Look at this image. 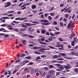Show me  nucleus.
Instances as JSON below:
<instances>
[{"label":"nucleus","mask_w":78,"mask_h":78,"mask_svg":"<svg viewBox=\"0 0 78 78\" xmlns=\"http://www.w3.org/2000/svg\"><path fill=\"white\" fill-rule=\"evenodd\" d=\"M23 2H22L21 3H20V4L18 5V6H21V5H22V4H23Z\"/></svg>","instance_id":"nucleus-62"},{"label":"nucleus","mask_w":78,"mask_h":78,"mask_svg":"<svg viewBox=\"0 0 78 78\" xmlns=\"http://www.w3.org/2000/svg\"><path fill=\"white\" fill-rule=\"evenodd\" d=\"M40 40L41 41H42V42H44V41H45V38L44 37L43 38H41Z\"/></svg>","instance_id":"nucleus-32"},{"label":"nucleus","mask_w":78,"mask_h":78,"mask_svg":"<svg viewBox=\"0 0 78 78\" xmlns=\"http://www.w3.org/2000/svg\"><path fill=\"white\" fill-rule=\"evenodd\" d=\"M42 34H45L46 33V31H45L43 29L41 31Z\"/></svg>","instance_id":"nucleus-9"},{"label":"nucleus","mask_w":78,"mask_h":78,"mask_svg":"<svg viewBox=\"0 0 78 78\" xmlns=\"http://www.w3.org/2000/svg\"><path fill=\"white\" fill-rule=\"evenodd\" d=\"M5 8H7V7H9V6H10L11 5V2H8L5 3Z\"/></svg>","instance_id":"nucleus-1"},{"label":"nucleus","mask_w":78,"mask_h":78,"mask_svg":"<svg viewBox=\"0 0 78 78\" xmlns=\"http://www.w3.org/2000/svg\"><path fill=\"white\" fill-rule=\"evenodd\" d=\"M70 9V7H68L67 9H66L65 10V11H64V12H66L68 11L69 9Z\"/></svg>","instance_id":"nucleus-14"},{"label":"nucleus","mask_w":78,"mask_h":78,"mask_svg":"<svg viewBox=\"0 0 78 78\" xmlns=\"http://www.w3.org/2000/svg\"><path fill=\"white\" fill-rule=\"evenodd\" d=\"M55 66H56L57 67H61V66H62V65L59 64H55Z\"/></svg>","instance_id":"nucleus-13"},{"label":"nucleus","mask_w":78,"mask_h":78,"mask_svg":"<svg viewBox=\"0 0 78 78\" xmlns=\"http://www.w3.org/2000/svg\"><path fill=\"white\" fill-rule=\"evenodd\" d=\"M23 44H24V45H25V43H27V41L25 40H23L22 41Z\"/></svg>","instance_id":"nucleus-20"},{"label":"nucleus","mask_w":78,"mask_h":78,"mask_svg":"<svg viewBox=\"0 0 78 78\" xmlns=\"http://www.w3.org/2000/svg\"><path fill=\"white\" fill-rule=\"evenodd\" d=\"M53 9H54V7H52L49 10L50 11H52V10H53Z\"/></svg>","instance_id":"nucleus-64"},{"label":"nucleus","mask_w":78,"mask_h":78,"mask_svg":"<svg viewBox=\"0 0 78 78\" xmlns=\"http://www.w3.org/2000/svg\"><path fill=\"white\" fill-rule=\"evenodd\" d=\"M39 44H44L45 45H47V44L45 42H42L41 41L39 42Z\"/></svg>","instance_id":"nucleus-7"},{"label":"nucleus","mask_w":78,"mask_h":78,"mask_svg":"<svg viewBox=\"0 0 78 78\" xmlns=\"http://www.w3.org/2000/svg\"><path fill=\"white\" fill-rule=\"evenodd\" d=\"M1 27H5V26H6V24H3L1 25Z\"/></svg>","instance_id":"nucleus-43"},{"label":"nucleus","mask_w":78,"mask_h":78,"mask_svg":"<svg viewBox=\"0 0 78 78\" xmlns=\"http://www.w3.org/2000/svg\"><path fill=\"white\" fill-rule=\"evenodd\" d=\"M74 71L75 72H78V69H74Z\"/></svg>","instance_id":"nucleus-44"},{"label":"nucleus","mask_w":78,"mask_h":78,"mask_svg":"<svg viewBox=\"0 0 78 78\" xmlns=\"http://www.w3.org/2000/svg\"><path fill=\"white\" fill-rule=\"evenodd\" d=\"M20 19V20H26V19H27V18H16L15 19V20H19Z\"/></svg>","instance_id":"nucleus-2"},{"label":"nucleus","mask_w":78,"mask_h":78,"mask_svg":"<svg viewBox=\"0 0 78 78\" xmlns=\"http://www.w3.org/2000/svg\"><path fill=\"white\" fill-rule=\"evenodd\" d=\"M25 24L27 26H28V27H30V25H31V24L28 23H27Z\"/></svg>","instance_id":"nucleus-12"},{"label":"nucleus","mask_w":78,"mask_h":78,"mask_svg":"<svg viewBox=\"0 0 78 78\" xmlns=\"http://www.w3.org/2000/svg\"><path fill=\"white\" fill-rule=\"evenodd\" d=\"M20 31H25L26 30V28H22L20 29Z\"/></svg>","instance_id":"nucleus-8"},{"label":"nucleus","mask_w":78,"mask_h":78,"mask_svg":"<svg viewBox=\"0 0 78 78\" xmlns=\"http://www.w3.org/2000/svg\"><path fill=\"white\" fill-rule=\"evenodd\" d=\"M47 22H49V21L47 20H44V23H46Z\"/></svg>","instance_id":"nucleus-36"},{"label":"nucleus","mask_w":78,"mask_h":78,"mask_svg":"<svg viewBox=\"0 0 78 78\" xmlns=\"http://www.w3.org/2000/svg\"><path fill=\"white\" fill-rule=\"evenodd\" d=\"M50 35H51V36H55V35L54 34H52L51 32L50 33Z\"/></svg>","instance_id":"nucleus-42"},{"label":"nucleus","mask_w":78,"mask_h":78,"mask_svg":"<svg viewBox=\"0 0 78 78\" xmlns=\"http://www.w3.org/2000/svg\"><path fill=\"white\" fill-rule=\"evenodd\" d=\"M58 57L60 58V56L59 55H55L52 57L53 59H56V58H58Z\"/></svg>","instance_id":"nucleus-4"},{"label":"nucleus","mask_w":78,"mask_h":78,"mask_svg":"<svg viewBox=\"0 0 78 78\" xmlns=\"http://www.w3.org/2000/svg\"><path fill=\"white\" fill-rule=\"evenodd\" d=\"M46 74V73H45V72H44L42 76V77H44V76H45V75Z\"/></svg>","instance_id":"nucleus-58"},{"label":"nucleus","mask_w":78,"mask_h":78,"mask_svg":"<svg viewBox=\"0 0 78 78\" xmlns=\"http://www.w3.org/2000/svg\"><path fill=\"white\" fill-rule=\"evenodd\" d=\"M49 48H51V49H55V48H54V47H52L51 46H49Z\"/></svg>","instance_id":"nucleus-55"},{"label":"nucleus","mask_w":78,"mask_h":78,"mask_svg":"<svg viewBox=\"0 0 78 78\" xmlns=\"http://www.w3.org/2000/svg\"><path fill=\"white\" fill-rule=\"evenodd\" d=\"M68 66H64V67L65 69H69V68L70 67V66L69 64L68 65Z\"/></svg>","instance_id":"nucleus-5"},{"label":"nucleus","mask_w":78,"mask_h":78,"mask_svg":"<svg viewBox=\"0 0 78 78\" xmlns=\"http://www.w3.org/2000/svg\"><path fill=\"white\" fill-rule=\"evenodd\" d=\"M17 69H15L12 72V73H13V74H15V73H16V72H17Z\"/></svg>","instance_id":"nucleus-18"},{"label":"nucleus","mask_w":78,"mask_h":78,"mask_svg":"<svg viewBox=\"0 0 78 78\" xmlns=\"http://www.w3.org/2000/svg\"><path fill=\"white\" fill-rule=\"evenodd\" d=\"M20 60H21V59H19L17 60L15 62V63H17L18 62H19L20 61Z\"/></svg>","instance_id":"nucleus-48"},{"label":"nucleus","mask_w":78,"mask_h":78,"mask_svg":"<svg viewBox=\"0 0 78 78\" xmlns=\"http://www.w3.org/2000/svg\"><path fill=\"white\" fill-rule=\"evenodd\" d=\"M60 25L61 27H64V24L62 22L60 23Z\"/></svg>","instance_id":"nucleus-34"},{"label":"nucleus","mask_w":78,"mask_h":78,"mask_svg":"<svg viewBox=\"0 0 78 78\" xmlns=\"http://www.w3.org/2000/svg\"><path fill=\"white\" fill-rule=\"evenodd\" d=\"M46 34L48 36H50V34H49V32H46Z\"/></svg>","instance_id":"nucleus-59"},{"label":"nucleus","mask_w":78,"mask_h":78,"mask_svg":"<svg viewBox=\"0 0 78 78\" xmlns=\"http://www.w3.org/2000/svg\"><path fill=\"white\" fill-rule=\"evenodd\" d=\"M28 70V68H26L24 69V72H27V71Z\"/></svg>","instance_id":"nucleus-24"},{"label":"nucleus","mask_w":78,"mask_h":78,"mask_svg":"<svg viewBox=\"0 0 78 78\" xmlns=\"http://www.w3.org/2000/svg\"><path fill=\"white\" fill-rule=\"evenodd\" d=\"M50 14L51 16H54L55 15V13H50Z\"/></svg>","instance_id":"nucleus-23"},{"label":"nucleus","mask_w":78,"mask_h":78,"mask_svg":"<svg viewBox=\"0 0 78 78\" xmlns=\"http://www.w3.org/2000/svg\"><path fill=\"white\" fill-rule=\"evenodd\" d=\"M59 41H60L61 42H62L63 41V40L62 39V38L60 37L59 38Z\"/></svg>","instance_id":"nucleus-46"},{"label":"nucleus","mask_w":78,"mask_h":78,"mask_svg":"<svg viewBox=\"0 0 78 78\" xmlns=\"http://www.w3.org/2000/svg\"><path fill=\"white\" fill-rule=\"evenodd\" d=\"M52 63H55L56 62H57V61L56 60H53L52 61Z\"/></svg>","instance_id":"nucleus-51"},{"label":"nucleus","mask_w":78,"mask_h":78,"mask_svg":"<svg viewBox=\"0 0 78 78\" xmlns=\"http://www.w3.org/2000/svg\"><path fill=\"white\" fill-rule=\"evenodd\" d=\"M13 3H16L17 2V0H13L12 1Z\"/></svg>","instance_id":"nucleus-37"},{"label":"nucleus","mask_w":78,"mask_h":78,"mask_svg":"<svg viewBox=\"0 0 78 78\" xmlns=\"http://www.w3.org/2000/svg\"><path fill=\"white\" fill-rule=\"evenodd\" d=\"M64 58H65L66 59H72V58H70V57H68L67 58L66 56H65L64 57Z\"/></svg>","instance_id":"nucleus-16"},{"label":"nucleus","mask_w":78,"mask_h":78,"mask_svg":"<svg viewBox=\"0 0 78 78\" xmlns=\"http://www.w3.org/2000/svg\"><path fill=\"white\" fill-rule=\"evenodd\" d=\"M57 60H58L59 61H63L64 60V59L62 58H58L57 59Z\"/></svg>","instance_id":"nucleus-40"},{"label":"nucleus","mask_w":78,"mask_h":78,"mask_svg":"<svg viewBox=\"0 0 78 78\" xmlns=\"http://www.w3.org/2000/svg\"><path fill=\"white\" fill-rule=\"evenodd\" d=\"M14 11H8L7 12V13H12V12H14Z\"/></svg>","instance_id":"nucleus-47"},{"label":"nucleus","mask_w":78,"mask_h":78,"mask_svg":"<svg viewBox=\"0 0 78 78\" xmlns=\"http://www.w3.org/2000/svg\"><path fill=\"white\" fill-rule=\"evenodd\" d=\"M50 77H51V76H50V75L47 74L46 75V78H50Z\"/></svg>","instance_id":"nucleus-30"},{"label":"nucleus","mask_w":78,"mask_h":78,"mask_svg":"<svg viewBox=\"0 0 78 78\" xmlns=\"http://www.w3.org/2000/svg\"><path fill=\"white\" fill-rule=\"evenodd\" d=\"M54 72H53V71H50L48 72L50 74H51V75H53V74Z\"/></svg>","instance_id":"nucleus-11"},{"label":"nucleus","mask_w":78,"mask_h":78,"mask_svg":"<svg viewBox=\"0 0 78 78\" xmlns=\"http://www.w3.org/2000/svg\"><path fill=\"white\" fill-rule=\"evenodd\" d=\"M49 68H50V69H52V68H53V67H55V66H53L52 65H49L48 66Z\"/></svg>","instance_id":"nucleus-15"},{"label":"nucleus","mask_w":78,"mask_h":78,"mask_svg":"<svg viewBox=\"0 0 78 78\" xmlns=\"http://www.w3.org/2000/svg\"><path fill=\"white\" fill-rule=\"evenodd\" d=\"M71 54L72 55H75V53H74V52H71Z\"/></svg>","instance_id":"nucleus-45"},{"label":"nucleus","mask_w":78,"mask_h":78,"mask_svg":"<svg viewBox=\"0 0 78 78\" xmlns=\"http://www.w3.org/2000/svg\"><path fill=\"white\" fill-rule=\"evenodd\" d=\"M48 18L49 20H51V19H52V18L50 16H49Z\"/></svg>","instance_id":"nucleus-21"},{"label":"nucleus","mask_w":78,"mask_h":78,"mask_svg":"<svg viewBox=\"0 0 78 78\" xmlns=\"http://www.w3.org/2000/svg\"><path fill=\"white\" fill-rule=\"evenodd\" d=\"M41 59V58H40V57L38 56L37 57L36 59V60H38V59Z\"/></svg>","instance_id":"nucleus-50"},{"label":"nucleus","mask_w":78,"mask_h":78,"mask_svg":"<svg viewBox=\"0 0 78 78\" xmlns=\"http://www.w3.org/2000/svg\"><path fill=\"white\" fill-rule=\"evenodd\" d=\"M63 46V44H57L56 45V47H61V48H64Z\"/></svg>","instance_id":"nucleus-3"},{"label":"nucleus","mask_w":78,"mask_h":78,"mask_svg":"<svg viewBox=\"0 0 78 78\" xmlns=\"http://www.w3.org/2000/svg\"><path fill=\"white\" fill-rule=\"evenodd\" d=\"M44 68L45 70H48V67H44Z\"/></svg>","instance_id":"nucleus-35"},{"label":"nucleus","mask_w":78,"mask_h":78,"mask_svg":"<svg viewBox=\"0 0 78 78\" xmlns=\"http://www.w3.org/2000/svg\"><path fill=\"white\" fill-rule=\"evenodd\" d=\"M54 34H55V35H58L60 34V32L57 31L56 32H55Z\"/></svg>","instance_id":"nucleus-17"},{"label":"nucleus","mask_w":78,"mask_h":78,"mask_svg":"<svg viewBox=\"0 0 78 78\" xmlns=\"http://www.w3.org/2000/svg\"><path fill=\"white\" fill-rule=\"evenodd\" d=\"M59 68L61 69V70H63L64 69V67L63 66H60L59 67Z\"/></svg>","instance_id":"nucleus-41"},{"label":"nucleus","mask_w":78,"mask_h":78,"mask_svg":"<svg viewBox=\"0 0 78 78\" xmlns=\"http://www.w3.org/2000/svg\"><path fill=\"white\" fill-rule=\"evenodd\" d=\"M67 9V7H65L63 9H62L61 10V12H63V11H65V10H66V9Z\"/></svg>","instance_id":"nucleus-26"},{"label":"nucleus","mask_w":78,"mask_h":78,"mask_svg":"<svg viewBox=\"0 0 78 78\" xmlns=\"http://www.w3.org/2000/svg\"><path fill=\"white\" fill-rule=\"evenodd\" d=\"M65 16L66 18H68V17H69V14H65Z\"/></svg>","instance_id":"nucleus-22"},{"label":"nucleus","mask_w":78,"mask_h":78,"mask_svg":"<svg viewBox=\"0 0 78 78\" xmlns=\"http://www.w3.org/2000/svg\"><path fill=\"white\" fill-rule=\"evenodd\" d=\"M29 37H30V38H31L32 39H33V36L31 35H30L29 36Z\"/></svg>","instance_id":"nucleus-61"},{"label":"nucleus","mask_w":78,"mask_h":78,"mask_svg":"<svg viewBox=\"0 0 78 78\" xmlns=\"http://www.w3.org/2000/svg\"><path fill=\"white\" fill-rule=\"evenodd\" d=\"M59 15H57L55 17V19H57L58 18H59Z\"/></svg>","instance_id":"nucleus-33"},{"label":"nucleus","mask_w":78,"mask_h":78,"mask_svg":"<svg viewBox=\"0 0 78 78\" xmlns=\"http://www.w3.org/2000/svg\"><path fill=\"white\" fill-rule=\"evenodd\" d=\"M25 55V54H23L21 55L20 56V57H23Z\"/></svg>","instance_id":"nucleus-60"},{"label":"nucleus","mask_w":78,"mask_h":78,"mask_svg":"<svg viewBox=\"0 0 78 78\" xmlns=\"http://www.w3.org/2000/svg\"><path fill=\"white\" fill-rule=\"evenodd\" d=\"M22 27H23L24 28H27V26H26L24 25L23 24H22Z\"/></svg>","instance_id":"nucleus-28"},{"label":"nucleus","mask_w":78,"mask_h":78,"mask_svg":"<svg viewBox=\"0 0 78 78\" xmlns=\"http://www.w3.org/2000/svg\"><path fill=\"white\" fill-rule=\"evenodd\" d=\"M71 35L72 37H74L75 36V33L73 32L72 33Z\"/></svg>","instance_id":"nucleus-25"},{"label":"nucleus","mask_w":78,"mask_h":78,"mask_svg":"<svg viewBox=\"0 0 78 78\" xmlns=\"http://www.w3.org/2000/svg\"><path fill=\"white\" fill-rule=\"evenodd\" d=\"M39 70L38 69H35L34 70V72L36 73V72H39Z\"/></svg>","instance_id":"nucleus-38"},{"label":"nucleus","mask_w":78,"mask_h":78,"mask_svg":"<svg viewBox=\"0 0 78 78\" xmlns=\"http://www.w3.org/2000/svg\"><path fill=\"white\" fill-rule=\"evenodd\" d=\"M2 18L3 19H9V17L6 16L2 17Z\"/></svg>","instance_id":"nucleus-29"},{"label":"nucleus","mask_w":78,"mask_h":78,"mask_svg":"<svg viewBox=\"0 0 78 78\" xmlns=\"http://www.w3.org/2000/svg\"><path fill=\"white\" fill-rule=\"evenodd\" d=\"M36 8V6L35 5H33L32 7V9H34V8Z\"/></svg>","instance_id":"nucleus-27"},{"label":"nucleus","mask_w":78,"mask_h":78,"mask_svg":"<svg viewBox=\"0 0 78 78\" xmlns=\"http://www.w3.org/2000/svg\"><path fill=\"white\" fill-rule=\"evenodd\" d=\"M71 28V24H68L67 25V28L68 29H70Z\"/></svg>","instance_id":"nucleus-10"},{"label":"nucleus","mask_w":78,"mask_h":78,"mask_svg":"<svg viewBox=\"0 0 78 78\" xmlns=\"http://www.w3.org/2000/svg\"><path fill=\"white\" fill-rule=\"evenodd\" d=\"M8 28L9 30H13V27H9Z\"/></svg>","instance_id":"nucleus-57"},{"label":"nucleus","mask_w":78,"mask_h":78,"mask_svg":"<svg viewBox=\"0 0 78 78\" xmlns=\"http://www.w3.org/2000/svg\"><path fill=\"white\" fill-rule=\"evenodd\" d=\"M71 11H72V9H70L67 12L68 13H70L71 12Z\"/></svg>","instance_id":"nucleus-52"},{"label":"nucleus","mask_w":78,"mask_h":78,"mask_svg":"<svg viewBox=\"0 0 78 78\" xmlns=\"http://www.w3.org/2000/svg\"><path fill=\"white\" fill-rule=\"evenodd\" d=\"M41 47H37L36 46H34L33 47V49L34 50H37V49H40Z\"/></svg>","instance_id":"nucleus-6"},{"label":"nucleus","mask_w":78,"mask_h":78,"mask_svg":"<svg viewBox=\"0 0 78 78\" xmlns=\"http://www.w3.org/2000/svg\"><path fill=\"white\" fill-rule=\"evenodd\" d=\"M33 62H30V63L28 64V65L31 66L33 65Z\"/></svg>","instance_id":"nucleus-39"},{"label":"nucleus","mask_w":78,"mask_h":78,"mask_svg":"<svg viewBox=\"0 0 78 78\" xmlns=\"http://www.w3.org/2000/svg\"><path fill=\"white\" fill-rule=\"evenodd\" d=\"M53 24L54 25H57V22H56L55 21H54V23H53Z\"/></svg>","instance_id":"nucleus-54"},{"label":"nucleus","mask_w":78,"mask_h":78,"mask_svg":"<svg viewBox=\"0 0 78 78\" xmlns=\"http://www.w3.org/2000/svg\"><path fill=\"white\" fill-rule=\"evenodd\" d=\"M55 30H58V31H59V28H58L56 27H55Z\"/></svg>","instance_id":"nucleus-56"},{"label":"nucleus","mask_w":78,"mask_h":78,"mask_svg":"<svg viewBox=\"0 0 78 78\" xmlns=\"http://www.w3.org/2000/svg\"><path fill=\"white\" fill-rule=\"evenodd\" d=\"M34 53L35 54H37V55H41V53L37 51H36L34 52Z\"/></svg>","instance_id":"nucleus-19"},{"label":"nucleus","mask_w":78,"mask_h":78,"mask_svg":"<svg viewBox=\"0 0 78 78\" xmlns=\"http://www.w3.org/2000/svg\"><path fill=\"white\" fill-rule=\"evenodd\" d=\"M60 7H63L64 6V5L62 4H61L60 5Z\"/></svg>","instance_id":"nucleus-63"},{"label":"nucleus","mask_w":78,"mask_h":78,"mask_svg":"<svg viewBox=\"0 0 78 78\" xmlns=\"http://www.w3.org/2000/svg\"><path fill=\"white\" fill-rule=\"evenodd\" d=\"M75 14H73V16L71 17V18L72 19H73V18L75 17Z\"/></svg>","instance_id":"nucleus-53"},{"label":"nucleus","mask_w":78,"mask_h":78,"mask_svg":"<svg viewBox=\"0 0 78 78\" xmlns=\"http://www.w3.org/2000/svg\"><path fill=\"white\" fill-rule=\"evenodd\" d=\"M41 57L42 58H46V57H47V56L45 55H41Z\"/></svg>","instance_id":"nucleus-31"},{"label":"nucleus","mask_w":78,"mask_h":78,"mask_svg":"<svg viewBox=\"0 0 78 78\" xmlns=\"http://www.w3.org/2000/svg\"><path fill=\"white\" fill-rule=\"evenodd\" d=\"M61 55H62V56H66V54L63 53H62L61 54Z\"/></svg>","instance_id":"nucleus-49"}]
</instances>
